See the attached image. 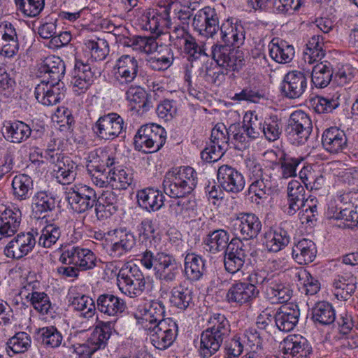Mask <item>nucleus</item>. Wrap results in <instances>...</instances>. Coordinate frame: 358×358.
<instances>
[{
	"label": "nucleus",
	"instance_id": "nucleus-1",
	"mask_svg": "<svg viewBox=\"0 0 358 358\" xmlns=\"http://www.w3.org/2000/svg\"><path fill=\"white\" fill-rule=\"evenodd\" d=\"M170 9L171 5L169 4L159 10H136L141 14L138 21L143 29L155 33L162 32L164 29H167L171 42L178 48H182V43L191 34L188 31V27L182 26L178 22H172Z\"/></svg>",
	"mask_w": 358,
	"mask_h": 358
},
{
	"label": "nucleus",
	"instance_id": "nucleus-2",
	"mask_svg": "<svg viewBox=\"0 0 358 358\" xmlns=\"http://www.w3.org/2000/svg\"><path fill=\"white\" fill-rule=\"evenodd\" d=\"M231 333V325L227 317L220 313L212 315L208 320V327L200 336L199 355L208 358L216 353Z\"/></svg>",
	"mask_w": 358,
	"mask_h": 358
},
{
	"label": "nucleus",
	"instance_id": "nucleus-3",
	"mask_svg": "<svg viewBox=\"0 0 358 358\" xmlns=\"http://www.w3.org/2000/svg\"><path fill=\"white\" fill-rule=\"evenodd\" d=\"M197 180V173L192 167L183 166L173 168L164 177V191L170 197H183L195 189Z\"/></svg>",
	"mask_w": 358,
	"mask_h": 358
},
{
	"label": "nucleus",
	"instance_id": "nucleus-4",
	"mask_svg": "<svg viewBox=\"0 0 358 358\" xmlns=\"http://www.w3.org/2000/svg\"><path fill=\"white\" fill-rule=\"evenodd\" d=\"M166 138L163 127L156 124H147L138 129L134 143L136 150L151 153L159 150L164 145Z\"/></svg>",
	"mask_w": 358,
	"mask_h": 358
},
{
	"label": "nucleus",
	"instance_id": "nucleus-5",
	"mask_svg": "<svg viewBox=\"0 0 358 358\" xmlns=\"http://www.w3.org/2000/svg\"><path fill=\"white\" fill-rule=\"evenodd\" d=\"M313 131L309 115L299 110L291 113L285 127V134L290 143L294 145L305 144Z\"/></svg>",
	"mask_w": 358,
	"mask_h": 358
},
{
	"label": "nucleus",
	"instance_id": "nucleus-6",
	"mask_svg": "<svg viewBox=\"0 0 358 358\" xmlns=\"http://www.w3.org/2000/svg\"><path fill=\"white\" fill-rule=\"evenodd\" d=\"M150 337L152 344L161 350L167 349L173 343L178 332L177 324L167 317L153 325H145L143 329Z\"/></svg>",
	"mask_w": 358,
	"mask_h": 358
},
{
	"label": "nucleus",
	"instance_id": "nucleus-7",
	"mask_svg": "<svg viewBox=\"0 0 358 358\" xmlns=\"http://www.w3.org/2000/svg\"><path fill=\"white\" fill-rule=\"evenodd\" d=\"M229 135V128L217 124L212 129L210 144L201 152V159L208 163L217 161L228 149Z\"/></svg>",
	"mask_w": 358,
	"mask_h": 358
},
{
	"label": "nucleus",
	"instance_id": "nucleus-8",
	"mask_svg": "<svg viewBox=\"0 0 358 358\" xmlns=\"http://www.w3.org/2000/svg\"><path fill=\"white\" fill-rule=\"evenodd\" d=\"M117 281L120 290L131 298L141 295L145 289V279L136 266L120 269Z\"/></svg>",
	"mask_w": 358,
	"mask_h": 358
},
{
	"label": "nucleus",
	"instance_id": "nucleus-9",
	"mask_svg": "<svg viewBox=\"0 0 358 358\" xmlns=\"http://www.w3.org/2000/svg\"><path fill=\"white\" fill-rule=\"evenodd\" d=\"M125 129L124 119L116 113L100 116L92 127L95 135L105 141L115 139Z\"/></svg>",
	"mask_w": 358,
	"mask_h": 358
},
{
	"label": "nucleus",
	"instance_id": "nucleus-10",
	"mask_svg": "<svg viewBox=\"0 0 358 358\" xmlns=\"http://www.w3.org/2000/svg\"><path fill=\"white\" fill-rule=\"evenodd\" d=\"M211 57L227 73L238 71L244 65L243 53L228 45L215 43L211 47Z\"/></svg>",
	"mask_w": 358,
	"mask_h": 358
},
{
	"label": "nucleus",
	"instance_id": "nucleus-11",
	"mask_svg": "<svg viewBox=\"0 0 358 358\" xmlns=\"http://www.w3.org/2000/svg\"><path fill=\"white\" fill-rule=\"evenodd\" d=\"M211 57L227 73L238 71L244 65L243 53L228 45L215 43L211 47Z\"/></svg>",
	"mask_w": 358,
	"mask_h": 358
},
{
	"label": "nucleus",
	"instance_id": "nucleus-12",
	"mask_svg": "<svg viewBox=\"0 0 358 358\" xmlns=\"http://www.w3.org/2000/svg\"><path fill=\"white\" fill-rule=\"evenodd\" d=\"M66 199L75 212L83 213L92 209L96 201V194L90 187L79 184L68 189Z\"/></svg>",
	"mask_w": 358,
	"mask_h": 358
},
{
	"label": "nucleus",
	"instance_id": "nucleus-13",
	"mask_svg": "<svg viewBox=\"0 0 358 358\" xmlns=\"http://www.w3.org/2000/svg\"><path fill=\"white\" fill-rule=\"evenodd\" d=\"M114 322L100 321L85 343L80 346V353L91 357L99 350L103 349L114 329Z\"/></svg>",
	"mask_w": 358,
	"mask_h": 358
},
{
	"label": "nucleus",
	"instance_id": "nucleus-14",
	"mask_svg": "<svg viewBox=\"0 0 358 358\" xmlns=\"http://www.w3.org/2000/svg\"><path fill=\"white\" fill-rule=\"evenodd\" d=\"M114 322L100 321L85 343L80 346V353L91 357L99 350L103 349L114 329Z\"/></svg>",
	"mask_w": 358,
	"mask_h": 358
},
{
	"label": "nucleus",
	"instance_id": "nucleus-15",
	"mask_svg": "<svg viewBox=\"0 0 358 358\" xmlns=\"http://www.w3.org/2000/svg\"><path fill=\"white\" fill-rule=\"evenodd\" d=\"M114 322L100 321L85 343L80 346V353L91 357L99 350L103 349L114 329Z\"/></svg>",
	"mask_w": 358,
	"mask_h": 358
},
{
	"label": "nucleus",
	"instance_id": "nucleus-16",
	"mask_svg": "<svg viewBox=\"0 0 358 358\" xmlns=\"http://www.w3.org/2000/svg\"><path fill=\"white\" fill-rule=\"evenodd\" d=\"M59 261L66 265L76 266L80 271H87L95 267L96 257L90 249L73 245L63 250Z\"/></svg>",
	"mask_w": 358,
	"mask_h": 358
},
{
	"label": "nucleus",
	"instance_id": "nucleus-17",
	"mask_svg": "<svg viewBox=\"0 0 358 358\" xmlns=\"http://www.w3.org/2000/svg\"><path fill=\"white\" fill-rule=\"evenodd\" d=\"M108 236L110 244L107 248V253L113 259L125 257L136 245L135 236L126 229H116L109 231Z\"/></svg>",
	"mask_w": 358,
	"mask_h": 358
},
{
	"label": "nucleus",
	"instance_id": "nucleus-18",
	"mask_svg": "<svg viewBox=\"0 0 358 358\" xmlns=\"http://www.w3.org/2000/svg\"><path fill=\"white\" fill-rule=\"evenodd\" d=\"M138 69V61L136 57L129 55H122L117 59L112 71L114 84L120 87L131 84L136 79Z\"/></svg>",
	"mask_w": 358,
	"mask_h": 358
},
{
	"label": "nucleus",
	"instance_id": "nucleus-19",
	"mask_svg": "<svg viewBox=\"0 0 358 358\" xmlns=\"http://www.w3.org/2000/svg\"><path fill=\"white\" fill-rule=\"evenodd\" d=\"M262 224L254 213H240L232 222V231L238 239L252 240L257 237Z\"/></svg>",
	"mask_w": 358,
	"mask_h": 358
},
{
	"label": "nucleus",
	"instance_id": "nucleus-20",
	"mask_svg": "<svg viewBox=\"0 0 358 358\" xmlns=\"http://www.w3.org/2000/svg\"><path fill=\"white\" fill-rule=\"evenodd\" d=\"M219 22L218 14L215 8L206 6L196 13L192 26L199 35L213 38L219 30Z\"/></svg>",
	"mask_w": 358,
	"mask_h": 358
},
{
	"label": "nucleus",
	"instance_id": "nucleus-21",
	"mask_svg": "<svg viewBox=\"0 0 358 358\" xmlns=\"http://www.w3.org/2000/svg\"><path fill=\"white\" fill-rule=\"evenodd\" d=\"M101 75V71L92 66L88 62L76 59L74 75L71 81L73 90L78 94L85 92L94 80Z\"/></svg>",
	"mask_w": 358,
	"mask_h": 358
},
{
	"label": "nucleus",
	"instance_id": "nucleus-22",
	"mask_svg": "<svg viewBox=\"0 0 358 358\" xmlns=\"http://www.w3.org/2000/svg\"><path fill=\"white\" fill-rule=\"evenodd\" d=\"M280 349L286 358H310L313 352L308 340L297 334L285 338L280 343Z\"/></svg>",
	"mask_w": 358,
	"mask_h": 358
},
{
	"label": "nucleus",
	"instance_id": "nucleus-23",
	"mask_svg": "<svg viewBox=\"0 0 358 358\" xmlns=\"http://www.w3.org/2000/svg\"><path fill=\"white\" fill-rule=\"evenodd\" d=\"M65 90L62 83H52L43 78L34 90L37 101L47 106H54L59 103L64 97Z\"/></svg>",
	"mask_w": 358,
	"mask_h": 358
},
{
	"label": "nucleus",
	"instance_id": "nucleus-24",
	"mask_svg": "<svg viewBox=\"0 0 358 358\" xmlns=\"http://www.w3.org/2000/svg\"><path fill=\"white\" fill-rule=\"evenodd\" d=\"M97 310L105 316L113 318L114 324L126 312V301L112 293H103L96 298Z\"/></svg>",
	"mask_w": 358,
	"mask_h": 358
},
{
	"label": "nucleus",
	"instance_id": "nucleus-25",
	"mask_svg": "<svg viewBox=\"0 0 358 358\" xmlns=\"http://www.w3.org/2000/svg\"><path fill=\"white\" fill-rule=\"evenodd\" d=\"M308 87V78L300 71H292L285 74L281 92L284 96L296 99L302 96Z\"/></svg>",
	"mask_w": 358,
	"mask_h": 358
},
{
	"label": "nucleus",
	"instance_id": "nucleus-26",
	"mask_svg": "<svg viewBox=\"0 0 358 358\" xmlns=\"http://www.w3.org/2000/svg\"><path fill=\"white\" fill-rule=\"evenodd\" d=\"M217 179L220 187L230 193L241 192L245 184L243 174L236 169L227 164L219 167Z\"/></svg>",
	"mask_w": 358,
	"mask_h": 358
},
{
	"label": "nucleus",
	"instance_id": "nucleus-27",
	"mask_svg": "<svg viewBox=\"0 0 358 358\" xmlns=\"http://www.w3.org/2000/svg\"><path fill=\"white\" fill-rule=\"evenodd\" d=\"M162 266H158L157 271L155 273V277L160 282L161 287L159 292L162 294H166L167 287L173 285L180 275L181 266L177 262L175 257L171 255L166 259L161 262Z\"/></svg>",
	"mask_w": 358,
	"mask_h": 358
},
{
	"label": "nucleus",
	"instance_id": "nucleus-28",
	"mask_svg": "<svg viewBox=\"0 0 358 358\" xmlns=\"http://www.w3.org/2000/svg\"><path fill=\"white\" fill-rule=\"evenodd\" d=\"M115 154L107 148H99L89 152L87 158V170L89 173L93 171L106 172V169L117 163Z\"/></svg>",
	"mask_w": 358,
	"mask_h": 358
},
{
	"label": "nucleus",
	"instance_id": "nucleus-29",
	"mask_svg": "<svg viewBox=\"0 0 358 358\" xmlns=\"http://www.w3.org/2000/svg\"><path fill=\"white\" fill-rule=\"evenodd\" d=\"M19 40L14 25L8 21L0 23V55L12 58L19 51Z\"/></svg>",
	"mask_w": 358,
	"mask_h": 358
},
{
	"label": "nucleus",
	"instance_id": "nucleus-30",
	"mask_svg": "<svg viewBox=\"0 0 358 358\" xmlns=\"http://www.w3.org/2000/svg\"><path fill=\"white\" fill-rule=\"evenodd\" d=\"M259 291L257 287H251L246 282L234 283L229 288L226 299L231 304L236 306H248L259 296Z\"/></svg>",
	"mask_w": 358,
	"mask_h": 358
},
{
	"label": "nucleus",
	"instance_id": "nucleus-31",
	"mask_svg": "<svg viewBox=\"0 0 358 358\" xmlns=\"http://www.w3.org/2000/svg\"><path fill=\"white\" fill-rule=\"evenodd\" d=\"M36 239L31 233H22L14 237L5 247L4 255L12 259H20L32 251Z\"/></svg>",
	"mask_w": 358,
	"mask_h": 358
},
{
	"label": "nucleus",
	"instance_id": "nucleus-32",
	"mask_svg": "<svg viewBox=\"0 0 358 358\" xmlns=\"http://www.w3.org/2000/svg\"><path fill=\"white\" fill-rule=\"evenodd\" d=\"M71 306L77 315L84 320L80 323V331L90 329L92 326V320L97 310L96 303L89 296L81 295L73 298Z\"/></svg>",
	"mask_w": 358,
	"mask_h": 358
},
{
	"label": "nucleus",
	"instance_id": "nucleus-33",
	"mask_svg": "<svg viewBox=\"0 0 358 358\" xmlns=\"http://www.w3.org/2000/svg\"><path fill=\"white\" fill-rule=\"evenodd\" d=\"M220 38L224 45L239 47L245 41V30L241 23L236 19L228 17L220 26Z\"/></svg>",
	"mask_w": 358,
	"mask_h": 358
},
{
	"label": "nucleus",
	"instance_id": "nucleus-34",
	"mask_svg": "<svg viewBox=\"0 0 358 358\" xmlns=\"http://www.w3.org/2000/svg\"><path fill=\"white\" fill-rule=\"evenodd\" d=\"M50 163L53 165V176L59 183L69 184L75 180L77 165L70 157L63 154L55 159L51 157Z\"/></svg>",
	"mask_w": 358,
	"mask_h": 358
},
{
	"label": "nucleus",
	"instance_id": "nucleus-35",
	"mask_svg": "<svg viewBox=\"0 0 358 358\" xmlns=\"http://www.w3.org/2000/svg\"><path fill=\"white\" fill-rule=\"evenodd\" d=\"M66 66L59 57L51 55L45 58L38 65V76L52 82L60 83L65 74Z\"/></svg>",
	"mask_w": 358,
	"mask_h": 358
},
{
	"label": "nucleus",
	"instance_id": "nucleus-36",
	"mask_svg": "<svg viewBox=\"0 0 358 358\" xmlns=\"http://www.w3.org/2000/svg\"><path fill=\"white\" fill-rule=\"evenodd\" d=\"M265 298L271 303H284L292 297V291L289 285L280 278L279 274L275 273L263 292Z\"/></svg>",
	"mask_w": 358,
	"mask_h": 358
},
{
	"label": "nucleus",
	"instance_id": "nucleus-37",
	"mask_svg": "<svg viewBox=\"0 0 358 358\" xmlns=\"http://www.w3.org/2000/svg\"><path fill=\"white\" fill-rule=\"evenodd\" d=\"M300 315L298 306L293 303L281 306L274 315L276 327L281 331L289 332L294 329Z\"/></svg>",
	"mask_w": 358,
	"mask_h": 358
},
{
	"label": "nucleus",
	"instance_id": "nucleus-38",
	"mask_svg": "<svg viewBox=\"0 0 358 358\" xmlns=\"http://www.w3.org/2000/svg\"><path fill=\"white\" fill-rule=\"evenodd\" d=\"M323 148L330 154L342 152L348 146L345 132L336 127L326 129L322 136Z\"/></svg>",
	"mask_w": 358,
	"mask_h": 358
},
{
	"label": "nucleus",
	"instance_id": "nucleus-39",
	"mask_svg": "<svg viewBox=\"0 0 358 358\" xmlns=\"http://www.w3.org/2000/svg\"><path fill=\"white\" fill-rule=\"evenodd\" d=\"M31 132L29 125L20 120L6 122L2 127L4 139L13 144L25 142L31 136Z\"/></svg>",
	"mask_w": 358,
	"mask_h": 358
},
{
	"label": "nucleus",
	"instance_id": "nucleus-40",
	"mask_svg": "<svg viewBox=\"0 0 358 358\" xmlns=\"http://www.w3.org/2000/svg\"><path fill=\"white\" fill-rule=\"evenodd\" d=\"M288 226V223L282 222L266 233L265 245L268 251L279 252L289 244L290 236L287 231Z\"/></svg>",
	"mask_w": 358,
	"mask_h": 358
},
{
	"label": "nucleus",
	"instance_id": "nucleus-41",
	"mask_svg": "<svg viewBox=\"0 0 358 358\" xmlns=\"http://www.w3.org/2000/svg\"><path fill=\"white\" fill-rule=\"evenodd\" d=\"M169 301L173 306L182 310H186L194 305L192 287L183 280L173 287Z\"/></svg>",
	"mask_w": 358,
	"mask_h": 358
},
{
	"label": "nucleus",
	"instance_id": "nucleus-42",
	"mask_svg": "<svg viewBox=\"0 0 358 358\" xmlns=\"http://www.w3.org/2000/svg\"><path fill=\"white\" fill-rule=\"evenodd\" d=\"M136 196L138 205L148 212L159 210L164 203V195L154 188L141 189L138 191Z\"/></svg>",
	"mask_w": 358,
	"mask_h": 358
},
{
	"label": "nucleus",
	"instance_id": "nucleus-43",
	"mask_svg": "<svg viewBox=\"0 0 358 358\" xmlns=\"http://www.w3.org/2000/svg\"><path fill=\"white\" fill-rule=\"evenodd\" d=\"M141 318L139 322L143 327L157 324V322L164 320L165 314V306L163 303L157 300H152L144 304L141 309Z\"/></svg>",
	"mask_w": 358,
	"mask_h": 358
},
{
	"label": "nucleus",
	"instance_id": "nucleus-44",
	"mask_svg": "<svg viewBox=\"0 0 358 358\" xmlns=\"http://www.w3.org/2000/svg\"><path fill=\"white\" fill-rule=\"evenodd\" d=\"M22 213L19 208H6L0 217V240L13 236L21 222Z\"/></svg>",
	"mask_w": 358,
	"mask_h": 358
},
{
	"label": "nucleus",
	"instance_id": "nucleus-45",
	"mask_svg": "<svg viewBox=\"0 0 358 358\" xmlns=\"http://www.w3.org/2000/svg\"><path fill=\"white\" fill-rule=\"evenodd\" d=\"M317 254V248L313 241L302 238L295 243L292 247L293 259L299 264H308L313 262Z\"/></svg>",
	"mask_w": 358,
	"mask_h": 358
},
{
	"label": "nucleus",
	"instance_id": "nucleus-46",
	"mask_svg": "<svg viewBox=\"0 0 358 358\" xmlns=\"http://www.w3.org/2000/svg\"><path fill=\"white\" fill-rule=\"evenodd\" d=\"M11 187L14 199L23 201L31 198L34 190V181L29 175L20 173L13 178Z\"/></svg>",
	"mask_w": 358,
	"mask_h": 358
},
{
	"label": "nucleus",
	"instance_id": "nucleus-47",
	"mask_svg": "<svg viewBox=\"0 0 358 358\" xmlns=\"http://www.w3.org/2000/svg\"><path fill=\"white\" fill-rule=\"evenodd\" d=\"M126 99L133 108L145 113L153 107L151 96L139 86H130L126 92Z\"/></svg>",
	"mask_w": 358,
	"mask_h": 358
},
{
	"label": "nucleus",
	"instance_id": "nucleus-48",
	"mask_svg": "<svg viewBox=\"0 0 358 358\" xmlns=\"http://www.w3.org/2000/svg\"><path fill=\"white\" fill-rule=\"evenodd\" d=\"M55 199L46 192H36L31 199V213L37 219L45 217L55 208Z\"/></svg>",
	"mask_w": 358,
	"mask_h": 358
},
{
	"label": "nucleus",
	"instance_id": "nucleus-49",
	"mask_svg": "<svg viewBox=\"0 0 358 358\" xmlns=\"http://www.w3.org/2000/svg\"><path fill=\"white\" fill-rule=\"evenodd\" d=\"M229 236L227 231L224 229L214 230L208 233L204 238V248L212 254H217L220 252H225L227 250H229Z\"/></svg>",
	"mask_w": 358,
	"mask_h": 358
},
{
	"label": "nucleus",
	"instance_id": "nucleus-50",
	"mask_svg": "<svg viewBox=\"0 0 358 358\" xmlns=\"http://www.w3.org/2000/svg\"><path fill=\"white\" fill-rule=\"evenodd\" d=\"M206 271L205 260L194 253H189L185 257L184 274L192 282L199 280Z\"/></svg>",
	"mask_w": 358,
	"mask_h": 358
},
{
	"label": "nucleus",
	"instance_id": "nucleus-51",
	"mask_svg": "<svg viewBox=\"0 0 358 358\" xmlns=\"http://www.w3.org/2000/svg\"><path fill=\"white\" fill-rule=\"evenodd\" d=\"M270 57L276 62L287 64L292 60L294 49L292 45L279 38H273L268 44Z\"/></svg>",
	"mask_w": 358,
	"mask_h": 358
},
{
	"label": "nucleus",
	"instance_id": "nucleus-52",
	"mask_svg": "<svg viewBox=\"0 0 358 358\" xmlns=\"http://www.w3.org/2000/svg\"><path fill=\"white\" fill-rule=\"evenodd\" d=\"M288 208L287 213L294 215L305 203V188L298 180H291L287 185Z\"/></svg>",
	"mask_w": 358,
	"mask_h": 358
},
{
	"label": "nucleus",
	"instance_id": "nucleus-53",
	"mask_svg": "<svg viewBox=\"0 0 358 358\" xmlns=\"http://www.w3.org/2000/svg\"><path fill=\"white\" fill-rule=\"evenodd\" d=\"M120 43L124 46L131 47L135 51L145 54L155 52L158 47L156 40L152 36H121Z\"/></svg>",
	"mask_w": 358,
	"mask_h": 358
},
{
	"label": "nucleus",
	"instance_id": "nucleus-54",
	"mask_svg": "<svg viewBox=\"0 0 358 358\" xmlns=\"http://www.w3.org/2000/svg\"><path fill=\"white\" fill-rule=\"evenodd\" d=\"M134 182L133 172L128 168L118 166L108 171V182L115 189H127Z\"/></svg>",
	"mask_w": 358,
	"mask_h": 358
},
{
	"label": "nucleus",
	"instance_id": "nucleus-55",
	"mask_svg": "<svg viewBox=\"0 0 358 358\" xmlns=\"http://www.w3.org/2000/svg\"><path fill=\"white\" fill-rule=\"evenodd\" d=\"M324 38L322 36L314 35L306 43V47L303 50V60L305 63L309 64L318 62L325 56V50L324 48Z\"/></svg>",
	"mask_w": 358,
	"mask_h": 358
},
{
	"label": "nucleus",
	"instance_id": "nucleus-56",
	"mask_svg": "<svg viewBox=\"0 0 358 358\" xmlns=\"http://www.w3.org/2000/svg\"><path fill=\"white\" fill-rule=\"evenodd\" d=\"M311 319L316 324L330 325L336 320V312L330 303L319 301L312 308Z\"/></svg>",
	"mask_w": 358,
	"mask_h": 358
},
{
	"label": "nucleus",
	"instance_id": "nucleus-57",
	"mask_svg": "<svg viewBox=\"0 0 358 358\" xmlns=\"http://www.w3.org/2000/svg\"><path fill=\"white\" fill-rule=\"evenodd\" d=\"M274 191L275 185L271 174L266 175L261 179L252 181L248 189L249 194H254L256 199H259L256 201L257 203H259L260 201L263 202L266 200L273 194Z\"/></svg>",
	"mask_w": 358,
	"mask_h": 358
},
{
	"label": "nucleus",
	"instance_id": "nucleus-58",
	"mask_svg": "<svg viewBox=\"0 0 358 358\" xmlns=\"http://www.w3.org/2000/svg\"><path fill=\"white\" fill-rule=\"evenodd\" d=\"M356 283L352 275H338L333 282L334 296L338 300L347 301L355 292Z\"/></svg>",
	"mask_w": 358,
	"mask_h": 358
},
{
	"label": "nucleus",
	"instance_id": "nucleus-59",
	"mask_svg": "<svg viewBox=\"0 0 358 358\" xmlns=\"http://www.w3.org/2000/svg\"><path fill=\"white\" fill-rule=\"evenodd\" d=\"M84 47L85 52L89 55V59L92 62L103 61L109 53L108 43L103 38L86 40Z\"/></svg>",
	"mask_w": 358,
	"mask_h": 358
},
{
	"label": "nucleus",
	"instance_id": "nucleus-60",
	"mask_svg": "<svg viewBox=\"0 0 358 358\" xmlns=\"http://www.w3.org/2000/svg\"><path fill=\"white\" fill-rule=\"evenodd\" d=\"M247 255L243 249L237 247L225 252L224 267L230 273H237L243 268Z\"/></svg>",
	"mask_w": 358,
	"mask_h": 358
},
{
	"label": "nucleus",
	"instance_id": "nucleus-61",
	"mask_svg": "<svg viewBox=\"0 0 358 358\" xmlns=\"http://www.w3.org/2000/svg\"><path fill=\"white\" fill-rule=\"evenodd\" d=\"M334 71L329 64L317 63L312 69L311 80L317 88L326 87L333 78Z\"/></svg>",
	"mask_w": 358,
	"mask_h": 358
},
{
	"label": "nucleus",
	"instance_id": "nucleus-62",
	"mask_svg": "<svg viewBox=\"0 0 358 358\" xmlns=\"http://www.w3.org/2000/svg\"><path fill=\"white\" fill-rule=\"evenodd\" d=\"M302 158L292 157L282 152L278 157V162L275 164L278 166L280 178L287 179L296 176L297 166L301 164Z\"/></svg>",
	"mask_w": 358,
	"mask_h": 358
},
{
	"label": "nucleus",
	"instance_id": "nucleus-63",
	"mask_svg": "<svg viewBox=\"0 0 358 358\" xmlns=\"http://www.w3.org/2000/svg\"><path fill=\"white\" fill-rule=\"evenodd\" d=\"M294 278L298 280L303 292L306 294L314 295L320 289V283L317 279L313 277L306 269L301 268L297 270L294 273Z\"/></svg>",
	"mask_w": 358,
	"mask_h": 358
},
{
	"label": "nucleus",
	"instance_id": "nucleus-64",
	"mask_svg": "<svg viewBox=\"0 0 358 358\" xmlns=\"http://www.w3.org/2000/svg\"><path fill=\"white\" fill-rule=\"evenodd\" d=\"M282 131V122L277 115H271L263 121L262 134L267 141L273 142L278 140Z\"/></svg>",
	"mask_w": 358,
	"mask_h": 358
}]
</instances>
